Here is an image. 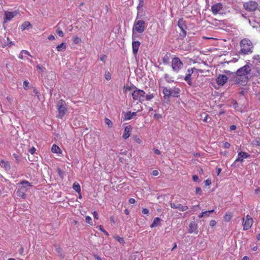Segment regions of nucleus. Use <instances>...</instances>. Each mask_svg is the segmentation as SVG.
Returning <instances> with one entry per match:
<instances>
[{"label":"nucleus","mask_w":260,"mask_h":260,"mask_svg":"<svg viewBox=\"0 0 260 260\" xmlns=\"http://www.w3.org/2000/svg\"><path fill=\"white\" fill-rule=\"evenodd\" d=\"M240 45L241 47V51L240 53L243 54H250L252 51L253 44L252 42L248 39H244L240 42Z\"/></svg>","instance_id":"1"},{"label":"nucleus","mask_w":260,"mask_h":260,"mask_svg":"<svg viewBox=\"0 0 260 260\" xmlns=\"http://www.w3.org/2000/svg\"><path fill=\"white\" fill-rule=\"evenodd\" d=\"M136 89L132 92V95L134 100H138L142 103L144 100L145 92L144 90L138 89L136 86H134Z\"/></svg>","instance_id":"2"},{"label":"nucleus","mask_w":260,"mask_h":260,"mask_svg":"<svg viewBox=\"0 0 260 260\" xmlns=\"http://www.w3.org/2000/svg\"><path fill=\"white\" fill-rule=\"evenodd\" d=\"M145 22L142 20H136L133 27V32L136 31L139 33L143 32L145 29Z\"/></svg>","instance_id":"3"},{"label":"nucleus","mask_w":260,"mask_h":260,"mask_svg":"<svg viewBox=\"0 0 260 260\" xmlns=\"http://www.w3.org/2000/svg\"><path fill=\"white\" fill-rule=\"evenodd\" d=\"M251 70V67L249 64H246L238 69L236 72L238 76H242V78H248L247 76L250 73Z\"/></svg>","instance_id":"4"},{"label":"nucleus","mask_w":260,"mask_h":260,"mask_svg":"<svg viewBox=\"0 0 260 260\" xmlns=\"http://www.w3.org/2000/svg\"><path fill=\"white\" fill-rule=\"evenodd\" d=\"M178 26L181 30L179 37L181 40H182L186 35V29L187 28V26L185 21H184L182 18L179 19L178 21Z\"/></svg>","instance_id":"5"},{"label":"nucleus","mask_w":260,"mask_h":260,"mask_svg":"<svg viewBox=\"0 0 260 260\" xmlns=\"http://www.w3.org/2000/svg\"><path fill=\"white\" fill-rule=\"evenodd\" d=\"M65 105V101L63 100H59L58 103H57V107L58 111V114L57 117L58 118H62V117L66 114V112L67 111V108Z\"/></svg>","instance_id":"6"},{"label":"nucleus","mask_w":260,"mask_h":260,"mask_svg":"<svg viewBox=\"0 0 260 260\" xmlns=\"http://www.w3.org/2000/svg\"><path fill=\"white\" fill-rule=\"evenodd\" d=\"M171 66L174 71L178 72L183 68V63L178 57H175L172 59Z\"/></svg>","instance_id":"7"},{"label":"nucleus","mask_w":260,"mask_h":260,"mask_svg":"<svg viewBox=\"0 0 260 260\" xmlns=\"http://www.w3.org/2000/svg\"><path fill=\"white\" fill-rule=\"evenodd\" d=\"M258 4L254 1H249L244 4V8L248 11H254L258 8Z\"/></svg>","instance_id":"8"},{"label":"nucleus","mask_w":260,"mask_h":260,"mask_svg":"<svg viewBox=\"0 0 260 260\" xmlns=\"http://www.w3.org/2000/svg\"><path fill=\"white\" fill-rule=\"evenodd\" d=\"M253 223V219L250 218V216L248 215L245 218H243V230H247L249 229Z\"/></svg>","instance_id":"9"},{"label":"nucleus","mask_w":260,"mask_h":260,"mask_svg":"<svg viewBox=\"0 0 260 260\" xmlns=\"http://www.w3.org/2000/svg\"><path fill=\"white\" fill-rule=\"evenodd\" d=\"M194 70L197 71V74H198L199 71H200L201 73L203 72L202 70H197L194 68L188 69L187 71L188 73L186 75L185 77H184V80L187 82V84L189 85H191L192 84V82L191 81V76L192 74L193 73Z\"/></svg>","instance_id":"10"},{"label":"nucleus","mask_w":260,"mask_h":260,"mask_svg":"<svg viewBox=\"0 0 260 260\" xmlns=\"http://www.w3.org/2000/svg\"><path fill=\"white\" fill-rule=\"evenodd\" d=\"M250 155L246 152L241 151L238 153V157L235 160L232 166H235L237 162H242L244 158H248Z\"/></svg>","instance_id":"11"},{"label":"nucleus","mask_w":260,"mask_h":260,"mask_svg":"<svg viewBox=\"0 0 260 260\" xmlns=\"http://www.w3.org/2000/svg\"><path fill=\"white\" fill-rule=\"evenodd\" d=\"M170 206L172 208L177 209L180 211H185L188 208L187 206L182 205L177 203H171Z\"/></svg>","instance_id":"12"},{"label":"nucleus","mask_w":260,"mask_h":260,"mask_svg":"<svg viewBox=\"0 0 260 260\" xmlns=\"http://www.w3.org/2000/svg\"><path fill=\"white\" fill-rule=\"evenodd\" d=\"M134 39H135L134 37L133 36V42H132L133 53L135 56H136L137 55L139 48L141 45V43L139 41H135Z\"/></svg>","instance_id":"13"},{"label":"nucleus","mask_w":260,"mask_h":260,"mask_svg":"<svg viewBox=\"0 0 260 260\" xmlns=\"http://www.w3.org/2000/svg\"><path fill=\"white\" fill-rule=\"evenodd\" d=\"M189 233L190 234L194 233L196 234L199 233L198 225L195 222L192 221L190 222L189 225Z\"/></svg>","instance_id":"14"},{"label":"nucleus","mask_w":260,"mask_h":260,"mask_svg":"<svg viewBox=\"0 0 260 260\" xmlns=\"http://www.w3.org/2000/svg\"><path fill=\"white\" fill-rule=\"evenodd\" d=\"M228 78L224 75H219L216 79L217 83L219 85H223L228 81Z\"/></svg>","instance_id":"15"},{"label":"nucleus","mask_w":260,"mask_h":260,"mask_svg":"<svg viewBox=\"0 0 260 260\" xmlns=\"http://www.w3.org/2000/svg\"><path fill=\"white\" fill-rule=\"evenodd\" d=\"M222 9L221 3H217L211 7V11L213 14H217Z\"/></svg>","instance_id":"16"},{"label":"nucleus","mask_w":260,"mask_h":260,"mask_svg":"<svg viewBox=\"0 0 260 260\" xmlns=\"http://www.w3.org/2000/svg\"><path fill=\"white\" fill-rule=\"evenodd\" d=\"M16 12L6 11L5 13V21H10L16 15Z\"/></svg>","instance_id":"17"},{"label":"nucleus","mask_w":260,"mask_h":260,"mask_svg":"<svg viewBox=\"0 0 260 260\" xmlns=\"http://www.w3.org/2000/svg\"><path fill=\"white\" fill-rule=\"evenodd\" d=\"M235 79V82L236 83L240 84L242 85H245L248 81V78H242V76H238Z\"/></svg>","instance_id":"18"},{"label":"nucleus","mask_w":260,"mask_h":260,"mask_svg":"<svg viewBox=\"0 0 260 260\" xmlns=\"http://www.w3.org/2000/svg\"><path fill=\"white\" fill-rule=\"evenodd\" d=\"M131 130V127L130 125L127 126L125 127L124 134L122 136L124 139H126L130 136Z\"/></svg>","instance_id":"19"},{"label":"nucleus","mask_w":260,"mask_h":260,"mask_svg":"<svg viewBox=\"0 0 260 260\" xmlns=\"http://www.w3.org/2000/svg\"><path fill=\"white\" fill-rule=\"evenodd\" d=\"M136 112H131V111H127L125 113L123 119L124 120L131 119L132 118H133L134 116H136Z\"/></svg>","instance_id":"20"},{"label":"nucleus","mask_w":260,"mask_h":260,"mask_svg":"<svg viewBox=\"0 0 260 260\" xmlns=\"http://www.w3.org/2000/svg\"><path fill=\"white\" fill-rule=\"evenodd\" d=\"M25 188H26V187L23 186L21 188L18 189L16 192L17 196L18 197H21L22 199H25L26 198V195L23 191Z\"/></svg>","instance_id":"21"},{"label":"nucleus","mask_w":260,"mask_h":260,"mask_svg":"<svg viewBox=\"0 0 260 260\" xmlns=\"http://www.w3.org/2000/svg\"><path fill=\"white\" fill-rule=\"evenodd\" d=\"M160 223V218L159 217H155L152 223L150 225V227L151 228L156 227L158 225H159Z\"/></svg>","instance_id":"22"},{"label":"nucleus","mask_w":260,"mask_h":260,"mask_svg":"<svg viewBox=\"0 0 260 260\" xmlns=\"http://www.w3.org/2000/svg\"><path fill=\"white\" fill-rule=\"evenodd\" d=\"M0 164L1 166L4 167L6 171L10 170V165L8 161H5V160H2Z\"/></svg>","instance_id":"23"},{"label":"nucleus","mask_w":260,"mask_h":260,"mask_svg":"<svg viewBox=\"0 0 260 260\" xmlns=\"http://www.w3.org/2000/svg\"><path fill=\"white\" fill-rule=\"evenodd\" d=\"M171 96L178 97L179 96L180 90L178 88H174L173 89H171Z\"/></svg>","instance_id":"24"},{"label":"nucleus","mask_w":260,"mask_h":260,"mask_svg":"<svg viewBox=\"0 0 260 260\" xmlns=\"http://www.w3.org/2000/svg\"><path fill=\"white\" fill-rule=\"evenodd\" d=\"M20 184L22 185L23 186H24L26 187V188H24V191L27 190L28 188H26V186L31 187L32 186V184L31 183H29L28 181L26 180H22L20 182Z\"/></svg>","instance_id":"25"},{"label":"nucleus","mask_w":260,"mask_h":260,"mask_svg":"<svg viewBox=\"0 0 260 260\" xmlns=\"http://www.w3.org/2000/svg\"><path fill=\"white\" fill-rule=\"evenodd\" d=\"M171 89H168L166 87H165L163 89V93L165 95V97H168L169 98L171 96Z\"/></svg>","instance_id":"26"},{"label":"nucleus","mask_w":260,"mask_h":260,"mask_svg":"<svg viewBox=\"0 0 260 260\" xmlns=\"http://www.w3.org/2000/svg\"><path fill=\"white\" fill-rule=\"evenodd\" d=\"M73 188L78 193H80L81 188L79 183L75 182L73 185Z\"/></svg>","instance_id":"27"},{"label":"nucleus","mask_w":260,"mask_h":260,"mask_svg":"<svg viewBox=\"0 0 260 260\" xmlns=\"http://www.w3.org/2000/svg\"><path fill=\"white\" fill-rule=\"evenodd\" d=\"M66 48V44L65 43H62L56 46V49L58 51H61L63 49H65Z\"/></svg>","instance_id":"28"},{"label":"nucleus","mask_w":260,"mask_h":260,"mask_svg":"<svg viewBox=\"0 0 260 260\" xmlns=\"http://www.w3.org/2000/svg\"><path fill=\"white\" fill-rule=\"evenodd\" d=\"M51 151L53 153H58L60 152V149L56 145L54 144L52 147Z\"/></svg>","instance_id":"29"},{"label":"nucleus","mask_w":260,"mask_h":260,"mask_svg":"<svg viewBox=\"0 0 260 260\" xmlns=\"http://www.w3.org/2000/svg\"><path fill=\"white\" fill-rule=\"evenodd\" d=\"M164 78L165 80L168 83L173 82L174 81V80H173V78L168 74H165Z\"/></svg>","instance_id":"30"},{"label":"nucleus","mask_w":260,"mask_h":260,"mask_svg":"<svg viewBox=\"0 0 260 260\" xmlns=\"http://www.w3.org/2000/svg\"><path fill=\"white\" fill-rule=\"evenodd\" d=\"M29 25H30V23L28 21H25L21 25V29L24 30Z\"/></svg>","instance_id":"31"},{"label":"nucleus","mask_w":260,"mask_h":260,"mask_svg":"<svg viewBox=\"0 0 260 260\" xmlns=\"http://www.w3.org/2000/svg\"><path fill=\"white\" fill-rule=\"evenodd\" d=\"M56 251L57 253L59 255V256L61 258L64 257V255L63 253L62 252V249L60 247L56 248Z\"/></svg>","instance_id":"32"},{"label":"nucleus","mask_w":260,"mask_h":260,"mask_svg":"<svg viewBox=\"0 0 260 260\" xmlns=\"http://www.w3.org/2000/svg\"><path fill=\"white\" fill-rule=\"evenodd\" d=\"M105 122L109 127H112L113 126V122L109 119L106 118L105 119Z\"/></svg>","instance_id":"33"},{"label":"nucleus","mask_w":260,"mask_h":260,"mask_svg":"<svg viewBox=\"0 0 260 260\" xmlns=\"http://www.w3.org/2000/svg\"><path fill=\"white\" fill-rule=\"evenodd\" d=\"M252 144L260 147V138H256L252 142Z\"/></svg>","instance_id":"34"},{"label":"nucleus","mask_w":260,"mask_h":260,"mask_svg":"<svg viewBox=\"0 0 260 260\" xmlns=\"http://www.w3.org/2000/svg\"><path fill=\"white\" fill-rule=\"evenodd\" d=\"M214 211V210L213 209V210H211L205 211L203 212V213H204L205 216H209V215L211 213H213Z\"/></svg>","instance_id":"35"},{"label":"nucleus","mask_w":260,"mask_h":260,"mask_svg":"<svg viewBox=\"0 0 260 260\" xmlns=\"http://www.w3.org/2000/svg\"><path fill=\"white\" fill-rule=\"evenodd\" d=\"M56 33L59 37H62L64 36L63 31L59 27L56 30Z\"/></svg>","instance_id":"36"},{"label":"nucleus","mask_w":260,"mask_h":260,"mask_svg":"<svg viewBox=\"0 0 260 260\" xmlns=\"http://www.w3.org/2000/svg\"><path fill=\"white\" fill-rule=\"evenodd\" d=\"M85 221L87 223L89 224L90 225H92V219L90 216H86L85 218Z\"/></svg>","instance_id":"37"},{"label":"nucleus","mask_w":260,"mask_h":260,"mask_svg":"<svg viewBox=\"0 0 260 260\" xmlns=\"http://www.w3.org/2000/svg\"><path fill=\"white\" fill-rule=\"evenodd\" d=\"M105 77L107 80H110L111 78V74L109 72H106L105 74Z\"/></svg>","instance_id":"38"},{"label":"nucleus","mask_w":260,"mask_h":260,"mask_svg":"<svg viewBox=\"0 0 260 260\" xmlns=\"http://www.w3.org/2000/svg\"><path fill=\"white\" fill-rule=\"evenodd\" d=\"M232 218V215L231 214H225L224 216V219L225 221H229Z\"/></svg>","instance_id":"39"},{"label":"nucleus","mask_w":260,"mask_h":260,"mask_svg":"<svg viewBox=\"0 0 260 260\" xmlns=\"http://www.w3.org/2000/svg\"><path fill=\"white\" fill-rule=\"evenodd\" d=\"M163 63L165 64H167L169 63V57L168 56H165L162 58Z\"/></svg>","instance_id":"40"},{"label":"nucleus","mask_w":260,"mask_h":260,"mask_svg":"<svg viewBox=\"0 0 260 260\" xmlns=\"http://www.w3.org/2000/svg\"><path fill=\"white\" fill-rule=\"evenodd\" d=\"M7 42L5 41V43L7 44V45H8L9 47H11V46L14 45V43L11 41L10 40L9 38H7Z\"/></svg>","instance_id":"41"},{"label":"nucleus","mask_w":260,"mask_h":260,"mask_svg":"<svg viewBox=\"0 0 260 260\" xmlns=\"http://www.w3.org/2000/svg\"><path fill=\"white\" fill-rule=\"evenodd\" d=\"M99 230L103 232L105 235L108 236L109 235L107 232H106L102 225L99 226Z\"/></svg>","instance_id":"42"},{"label":"nucleus","mask_w":260,"mask_h":260,"mask_svg":"<svg viewBox=\"0 0 260 260\" xmlns=\"http://www.w3.org/2000/svg\"><path fill=\"white\" fill-rule=\"evenodd\" d=\"M73 42L76 44H79L80 42H81V39L78 37H76L74 38L73 39Z\"/></svg>","instance_id":"43"},{"label":"nucleus","mask_w":260,"mask_h":260,"mask_svg":"<svg viewBox=\"0 0 260 260\" xmlns=\"http://www.w3.org/2000/svg\"><path fill=\"white\" fill-rule=\"evenodd\" d=\"M154 95L153 94H147L145 96L146 100L147 101H150L152 99H153Z\"/></svg>","instance_id":"44"},{"label":"nucleus","mask_w":260,"mask_h":260,"mask_svg":"<svg viewBox=\"0 0 260 260\" xmlns=\"http://www.w3.org/2000/svg\"><path fill=\"white\" fill-rule=\"evenodd\" d=\"M13 155L14 157L16 159V163L17 164H19V162H20V159H19V155L18 154H15V153L13 154Z\"/></svg>","instance_id":"45"},{"label":"nucleus","mask_w":260,"mask_h":260,"mask_svg":"<svg viewBox=\"0 0 260 260\" xmlns=\"http://www.w3.org/2000/svg\"><path fill=\"white\" fill-rule=\"evenodd\" d=\"M115 239L120 243H124V241L122 238H121L119 236H116L115 237Z\"/></svg>","instance_id":"46"},{"label":"nucleus","mask_w":260,"mask_h":260,"mask_svg":"<svg viewBox=\"0 0 260 260\" xmlns=\"http://www.w3.org/2000/svg\"><path fill=\"white\" fill-rule=\"evenodd\" d=\"M34 93H35V95L37 96L38 99H40V93L38 91V90L36 89H34Z\"/></svg>","instance_id":"47"},{"label":"nucleus","mask_w":260,"mask_h":260,"mask_svg":"<svg viewBox=\"0 0 260 260\" xmlns=\"http://www.w3.org/2000/svg\"><path fill=\"white\" fill-rule=\"evenodd\" d=\"M162 117V115L160 114H155L154 115V118L156 119H159Z\"/></svg>","instance_id":"48"},{"label":"nucleus","mask_w":260,"mask_h":260,"mask_svg":"<svg viewBox=\"0 0 260 260\" xmlns=\"http://www.w3.org/2000/svg\"><path fill=\"white\" fill-rule=\"evenodd\" d=\"M196 192L197 194H201L202 193V190L201 188L199 187H197L196 188Z\"/></svg>","instance_id":"49"},{"label":"nucleus","mask_w":260,"mask_h":260,"mask_svg":"<svg viewBox=\"0 0 260 260\" xmlns=\"http://www.w3.org/2000/svg\"><path fill=\"white\" fill-rule=\"evenodd\" d=\"M205 184L206 186L210 185L211 184V180L209 179L206 180L205 181Z\"/></svg>","instance_id":"50"},{"label":"nucleus","mask_w":260,"mask_h":260,"mask_svg":"<svg viewBox=\"0 0 260 260\" xmlns=\"http://www.w3.org/2000/svg\"><path fill=\"white\" fill-rule=\"evenodd\" d=\"M142 16V14H141V12L140 10H138V13L136 19L137 20H139V19Z\"/></svg>","instance_id":"51"},{"label":"nucleus","mask_w":260,"mask_h":260,"mask_svg":"<svg viewBox=\"0 0 260 260\" xmlns=\"http://www.w3.org/2000/svg\"><path fill=\"white\" fill-rule=\"evenodd\" d=\"M142 213L144 214H147L149 213V210L147 208H144L142 210Z\"/></svg>","instance_id":"52"},{"label":"nucleus","mask_w":260,"mask_h":260,"mask_svg":"<svg viewBox=\"0 0 260 260\" xmlns=\"http://www.w3.org/2000/svg\"><path fill=\"white\" fill-rule=\"evenodd\" d=\"M28 84H29V83L28 82H27V81H24L23 82V88L24 89H26V88L28 87Z\"/></svg>","instance_id":"53"},{"label":"nucleus","mask_w":260,"mask_h":260,"mask_svg":"<svg viewBox=\"0 0 260 260\" xmlns=\"http://www.w3.org/2000/svg\"><path fill=\"white\" fill-rule=\"evenodd\" d=\"M216 221L214 220H212L210 222V225L211 226H214L216 225Z\"/></svg>","instance_id":"54"},{"label":"nucleus","mask_w":260,"mask_h":260,"mask_svg":"<svg viewBox=\"0 0 260 260\" xmlns=\"http://www.w3.org/2000/svg\"><path fill=\"white\" fill-rule=\"evenodd\" d=\"M159 172L157 170H153L152 172V175L154 176H156L158 175Z\"/></svg>","instance_id":"55"},{"label":"nucleus","mask_w":260,"mask_h":260,"mask_svg":"<svg viewBox=\"0 0 260 260\" xmlns=\"http://www.w3.org/2000/svg\"><path fill=\"white\" fill-rule=\"evenodd\" d=\"M192 179L194 181L197 182L199 180V177L197 175H194L192 176Z\"/></svg>","instance_id":"56"},{"label":"nucleus","mask_w":260,"mask_h":260,"mask_svg":"<svg viewBox=\"0 0 260 260\" xmlns=\"http://www.w3.org/2000/svg\"><path fill=\"white\" fill-rule=\"evenodd\" d=\"M230 146L231 145L229 142H226L224 143V147L226 148H230Z\"/></svg>","instance_id":"57"},{"label":"nucleus","mask_w":260,"mask_h":260,"mask_svg":"<svg viewBox=\"0 0 260 260\" xmlns=\"http://www.w3.org/2000/svg\"><path fill=\"white\" fill-rule=\"evenodd\" d=\"M35 151H36V149L35 147H32L31 148H30L29 149V152L31 154H33L35 152Z\"/></svg>","instance_id":"58"},{"label":"nucleus","mask_w":260,"mask_h":260,"mask_svg":"<svg viewBox=\"0 0 260 260\" xmlns=\"http://www.w3.org/2000/svg\"><path fill=\"white\" fill-rule=\"evenodd\" d=\"M93 215L94 216V218L98 219V213L96 211H94L93 213Z\"/></svg>","instance_id":"59"},{"label":"nucleus","mask_w":260,"mask_h":260,"mask_svg":"<svg viewBox=\"0 0 260 260\" xmlns=\"http://www.w3.org/2000/svg\"><path fill=\"white\" fill-rule=\"evenodd\" d=\"M23 54L24 53L22 52V50L20 52V54H19V58L21 59H24V57H23Z\"/></svg>","instance_id":"60"},{"label":"nucleus","mask_w":260,"mask_h":260,"mask_svg":"<svg viewBox=\"0 0 260 260\" xmlns=\"http://www.w3.org/2000/svg\"><path fill=\"white\" fill-rule=\"evenodd\" d=\"M236 126L235 125H232L230 126V129L231 131H234L235 129H236Z\"/></svg>","instance_id":"61"},{"label":"nucleus","mask_w":260,"mask_h":260,"mask_svg":"<svg viewBox=\"0 0 260 260\" xmlns=\"http://www.w3.org/2000/svg\"><path fill=\"white\" fill-rule=\"evenodd\" d=\"M106 57H107L105 55H103L101 57V58H100L101 60L103 62H105Z\"/></svg>","instance_id":"62"},{"label":"nucleus","mask_w":260,"mask_h":260,"mask_svg":"<svg viewBox=\"0 0 260 260\" xmlns=\"http://www.w3.org/2000/svg\"><path fill=\"white\" fill-rule=\"evenodd\" d=\"M208 118H209L208 115L206 114L205 117L203 119V121L204 122H208Z\"/></svg>","instance_id":"63"},{"label":"nucleus","mask_w":260,"mask_h":260,"mask_svg":"<svg viewBox=\"0 0 260 260\" xmlns=\"http://www.w3.org/2000/svg\"><path fill=\"white\" fill-rule=\"evenodd\" d=\"M94 257L97 259V260H102V258L97 254H94Z\"/></svg>","instance_id":"64"}]
</instances>
